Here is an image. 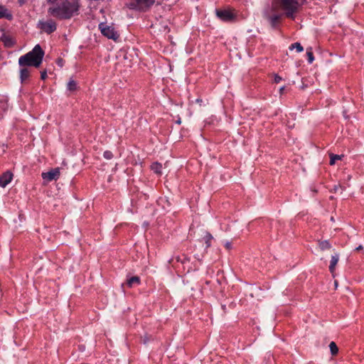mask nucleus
<instances>
[{
  "label": "nucleus",
  "mask_w": 364,
  "mask_h": 364,
  "mask_svg": "<svg viewBox=\"0 0 364 364\" xmlns=\"http://www.w3.org/2000/svg\"><path fill=\"white\" fill-rule=\"evenodd\" d=\"M49 7L48 13L59 19H68L77 14L79 4L77 0H48Z\"/></svg>",
  "instance_id": "obj_1"
},
{
  "label": "nucleus",
  "mask_w": 364,
  "mask_h": 364,
  "mask_svg": "<svg viewBox=\"0 0 364 364\" xmlns=\"http://www.w3.org/2000/svg\"><path fill=\"white\" fill-rule=\"evenodd\" d=\"M43 56L44 51L39 45H36L31 51L19 58L18 64L21 67L20 78L22 82L27 80L30 75V70L27 66L39 67Z\"/></svg>",
  "instance_id": "obj_2"
},
{
  "label": "nucleus",
  "mask_w": 364,
  "mask_h": 364,
  "mask_svg": "<svg viewBox=\"0 0 364 364\" xmlns=\"http://www.w3.org/2000/svg\"><path fill=\"white\" fill-rule=\"evenodd\" d=\"M302 2L303 0H274L272 9L274 11L282 9L287 16L294 18V14L297 11Z\"/></svg>",
  "instance_id": "obj_3"
},
{
  "label": "nucleus",
  "mask_w": 364,
  "mask_h": 364,
  "mask_svg": "<svg viewBox=\"0 0 364 364\" xmlns=\"http://www.w3.org/2000/svg\"><path fill=\"white\" fill-rule=\"evenodd\" d=\"M99 28L102 34L108 38L117 41L119 38L118 33L112 26H108L106 23H101L99 24Z\"/></svg>",
  "instance_id": "obj_4"
},
{
  "label": "nucleus",
  "mask_w": 364,
  "mask_h": 364,
  "mask_svg": "<svg viewBox=\"0 0 364 364\" xmlns=\"http://www.w3.org/2000/svg\"><path fill=\"white\" fill-rule=\"evenodd\" d=\"M38 26L43 31L47 33H51L56 29V23L52 19L39 21Z\"/></svg>",
  "instance_id": "obj_5"
},
{
  "label": "nucleus",
  "mask_w": 364,
  "mask_h": 364,
  "mask_svg": "<svg viewBox=\"0 0 364 364\" xmlns=\"http://www.w3.org/2000/svg\"><path fill=\"white\" fill-rule=\"evenodd\" d=\"M215 13L217 17L223 21H231L235 17V14L230 9H217Z\"/></svg>",
  "instance_id": "obj_6"
},
{
  "label": "nucleus",
  "mask_w": 364,
  "mask_h": 364,
  "mask_svg": "<svg viewBox=\"0 0 364 364\" xmlns=\"http://www.w3.org/2000/svg\"><path fill=\"white\" fill-rule=\"evenodd\" d=\"M60 176V171L58 168L52 169L48 172L43 173L42 178L48 182L53 180H56Z\"/></svg>",
  "instance_id": "obj_7"
},
{
  "label": "nucleus",
  "mask_w": 364,
  "mask_h": 364,
  "mask_svg": "<svg viewBox=\"0 0 364 364\" xmlns=\"http://www.w3.org/2000/svg\"><path fill=\"white\" fill-rule=\"evenodd\" d=\"M13 173L7 171L0 176V187L5 188L12 180Z\"/></svg>",
  "instance_id": "obj_8"
},
{
  "label": "nucleus",
  "mask_w": 364,
  "mask_h": 364,
  "mask_svg": "<svg viewBox=\"0 0 364 364\" xmlns=\"http://www.w3.org/2000/svg\"><path fill=\"white\" fill-rule=\"evenodd\" d=\"M339 260V255L336 253L335 255L331 256L330 265H329V270L331 273H333L336 266Z\"/></svg>",
  "instance_id": "obj_9"
},
{
  "label": "nucleus",
  "mask_w": 364,
  "mask_h": 364,
  "mask_svg": "<svg viewBox=\"0 0 364 364\" xmlns=\"http://www.w3.org/2000/svg\"><path fill=\"white\" fill-rule=\"evenodd\" d=\"M1 40L4 42L6 47H11L14 43L13 38L6 34H4L1 37Z\"/></svg>",
  "instance_id": "obj_10"
},
{
  "label": "nucleus",
  "mask_w": 364,
  "mask_h": 364,
  "mask_svg": "<svg viewBox=\"0 0 364 364\" xmlns=\"http://www.w3.org/2000/svg\"><path fill=\"white\" fill-rule=\"evenodd\" d=\"M138 4V6L141 8H148L151 6L154 3V0H135Z\"/></svg>",
  "instance_id": "obj_11"
},
{
  "label": "nucleus",
  "mask_w": 364,
  "mask_h": 364,
  "mask_svg": "<svg viewBox=\"0 0 364 364\" xmlns=\"http://www.w3.org/2000/svg\"><path fill=\"white\" fill-rule=\"evenodd\" d=\"M140 283V279L139 277H132L127 280V285L129 287H132L134 286L138 285Z\"/></svg>",
  "instance_id": "obj_12"
},
{
  "label": "nucleus",
  "mask_w": 364,
  "mask_h": 364,
  "mask_svg": "<svg viewBox=\"0 0 364 364\" xmlns=\"http://www.w3.org/2000/svg\"><path fill=\"white\" fill-rule=\"evenodd\" d=\"M11 17V16L8 9L3 6H0V18H10Z\"/></svg>",
  "instance_id": "obj_13"
},
{
  "label": "nucleus",
  "mask_w": 364,
  "mask_h": 364,
  "mask_svg": "<svg viewBox=\"0 0 364 364\" xmlns=\"http://www.w3.org/2000/svg\"><path fill=\"white\" fill-rule=\"evenodd\" d=\"M161 168H162L161 164H160L159 163H154L151 165V170L157 174L161 173Z\"/></svg>",
  "instance_id": "obj_14"
},
{
  "label": "nucleus",
  "mask_w": 364,
  "mask_h": 364,
  "mask_svg": "<svg viewBox=\"0 0 364 364\" xmlns=\"http://www.w3.org/2000/svg\"><path fill=\"white\" fill-rule=\"evenodd\" d=\"M67 89L70 92H73L77 89V83L75 81L70 80L67 85Z\"/></svg>",
  "instance_id": "obj_15"
},
{
  "label": "nucleus",
  "mask_w": 364,
  "mask_h": 364,
  "mask_svg": "<svg viewBox=\"0 0 364 364\" xmlns=\"http://www.w3.org/2000/svg\"><path fill=\"white\" fill-rule=\"evenodd\" d=\"M319 247L321 250H329L331 246L328 240H324L319 242Z\"/></svg>",
  "instance_id": "obj_16"
},
{
  "label": "nucleus",
  "mask_w": 364,
  "mask_h": 364,
  "mask_svg": "<svg viewBox=\"0 0 364 364\" xmlns=\"http://www.w3.org/2000/svg\"><path fill=\"white\" fill-rule=\"evenodd\" d=\"M329 348H330L331 353L332 354V355H336L338 353V348L336 343L333 342V341H331L330 343Z\"/></svg>",
  "instance_id": "obj_17"
},
{
  "label": "nucleus",
  "mask_w": 364,
  "mask_h": 364,
  "mask_svg": "<svg viewBox=\"0 0 364 364\" xmlns=\"http://www.w3.org/2000/svg\"><path fill=\"white\" fill-rule=\"evenodd\" d=\"M279 18L280 15L277 14H274L269 16V21H271V23L273 26H274L277 23Z\"/></svg>",
  "instance_id": "obj_18"
},
{
  "label": "nucleus",
  "mask_w": 364,
  "mask_h": 364,
  "mask_svg": "<svg viewBox=\"0 0 364 364\" xmlns=\"http://www.w3.org/2000/svg\"><path fill=\"white\" fill-rule=\"evenodd\" d=\"M330 156H331L330 164L333 165V164H335L336 161L341 159V158L343 156V155L331 154Z\"/></svg>",
  "instance_id": "obj_19"
},
{
  "label": "nucleus",
  "mask_w": 364,
  "mask_h": 364,
  "mask_svg": "<svg viewBox=\"0 0 364 364\" xmlns=\"http://www.w3.org/2000/svg\"><path fill=\"white\" fill-rule=\"evenodd\" d=\"M213 239V236L208 233L206 232L205 235L203 237V240L205 242L206 247H209L210 246V240Z\"/></svg>",
  "instance_id": "obj_20"
},
{
  "label": "nucleus",
  "mask_w": 364,
  "mask_h": 364,
  "mask_svg": "<svg viewBox=\"0 0 364 364\" xmlns=\"http://www.w3.org/2000/svg\"><path fill=\"white\" fill-rule=\"evenodd\" d=\"M294 48H296L297 52H299V53L304 50L303 47L301 46V45L299 43H294L290 46V47H289L290 50H292Z\"/></svg>",
  "instance_id": "obj_21"
},
{
  "label": "nucleus",
  "mask_w": 364,
  "mask_h": 364,
  "mask_svg": "<svg viewBox=\"0 0 364 364\" xmlns=\"http://www.w3.org/2000/svg\"><path fill=\"white\" fill-rule=\"evenodd\" d=\"M306 55H307V57H308L309 63H312L314 60V55H313V53L311 52V48H308L307 49Z\"/></svg>",
  "instance_id": "obj_22"
},
{
  "label": "nucleus",
  "mask_w": 364,
  "mask_h": 364,
  "mask_svg": "<svg viewBox=\"0 0 364 364\" xmlns=\"http://www.w3.org/2000/svg\"><path fill=\"white\" fill-rule=\"evenodd\" d=\"M103 156L105 159H107L108 160L112 159V157H113V154L110 151H105Z\"/></svg>",
  "instance_id": "obj_23"
},
{
  "label": "nucleus",
  "mask_w": 364,
  "mask_h": 364,
  "mask_svg": "<svg viewBox=\"0 0 364 364\" xmlns=\"http://www.w3.org/2000/svg\"><path fill=\"white\" fill-rule=\"evenodd\" d=\"M282 80V77L279 75H275L274 77V82L276 83H279Z\"/></svg>",
  "instance_id": "obj_24"
},
{
  "label": "nucleus",
  "mask_w": 364,
  "mask_h": 364,
  "mask_svg": "<svg viewBox=\"0 0 364 364\" xmlns=\"http://www.w3.org/2000/svg\"><path fill=\"white\" fill-rule=\"evenodd\" d=\"M339 189H342V190H343L342 187H341L340 185H338V186H334V188H333V190H334V192H335V193L338 192V191Z\"/></svg>",
  "instance_id": "obj_25"
},
{
  "label": "nucleus",
  "mask_w": 364,
  "mask_h": 364,
  "mask_svg": "<svg viewBox=\"0 0 364 364\" xmlns=\"http://www.w3.org/2000/svg\"><path fill=\"white\" fill-rule=\"evenodd\" d=\"M46 77H47V74H46V72H43V73H41V78H42L43 80H44V79H46Z\"/></svg>",
  "instance_id": "obj_26"
},
{
  "label": "nucleus",
  "mask_w": 364,
  "mask_h": 364,
  "mask_svg": "<svg viewBox=\"0 0 364 364\" xmlns=\"http://www.w3.org/2000/svg\"><path fill=\"white\" fill-rule=\"evenodd\" d=\"M230 247H231V244H230V242H227L225 243V247H226L227 249H230Z\"/></svg>",
  "instance_id": "obj_27"
},
{
  "label": "nucleus",
  "mask_w": 364,
  "mask_h": 364,
  "mask_svg": "<svg viewBox=\"0 0 364 364\" xmlns=\"http://www.w3.org/2000/svg\"><path fill=\"white\" fill-rule=\"evenodd\" d=\"M363 249V246L362 245H359L358 247H356V250H360Z\"/></svg>",
  "instance_id": "obj_28"
},
{
  "label": "nucleus",
  "mask_w": 364,
  "mask_h": 364,
  "mask_svg": "<svg viewBox=\"0 0 364 364\" xmlns=\"http://www.w3.org/2000/svg\"><path fill=\"white\" fill-rule=\"evenodd\" d=\"M284 87H282L279 90V92L282 93L284 90Z\"/></svg>",
  "instance_id": "obj_29"
},
{
  "label": "nucleus",
  "mask_w": 364,
  "mask_h": 364,
  "mask_svg": "<svg viewBox=\"0 0 364 364\" xmlns=\"http://www.w3.org/2000/svg\"><path fill=\"white\" fill-rule=\"evenodd\" d=\"M177 123H178V124H181V120H180V119H178V120L177 121Z\"/></svg>",
  "instance_id": "obj_30"
}]
</instances>
